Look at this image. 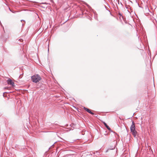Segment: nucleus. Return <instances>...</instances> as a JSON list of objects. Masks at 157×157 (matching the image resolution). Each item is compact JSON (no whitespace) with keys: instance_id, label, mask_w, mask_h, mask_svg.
<instances>
[{"instance_id":"obj_8","label":"nucleus","mask_w":157,"mask_h":157,"mask_svg":"<svg viewBox=\"0 0 157 157\" xmlns=\"http://www.w3.org/2000/svg\"><path fill=\"white\" fill-rule=\"evenodd\" d=\"M21 21H24V20H21Z\"/></svg>"},{"instance_id":"obj_9","label":"nucleus","mask_w":157,"mask_h":157,"mask_svg":"<svg viewBox=\"0 0 157 157\" xmlns=\"http://www.w3.org/2000/svg\"><path fill=\"white\" fill-rule=\"evenodd\" d=\"M51 1H52V0H51Z\"/></svg>"},{"instance_id":"obj_2","label":"nucleus","mask_w":157,"mask_h":157,"mask_svg":"<svg viewBox=\"0 0 157 157\" xmlns=\"http://www.w3.org/2000/svg\"><path fill=\"white\" fill-rule=\"evenodd\" d=\"M130 129L132 135L134 137H135L136 136L137 132L135 129V123L133 121H132V124L130 127Z\"/></svg>"},{"instance_id":"obj_5","label":"nucleus","mask_w":157,"mask_h":157,"mask_svg":"<svg viewBox=\"0 0 157 157\" xmlns=\"http://www.w3.org/2000/svg\"><path fill=\"white\" fill-rule=\"evenodd\" d=\"M103 123H104V125L106 127V128L108 129L109 131L111 130L110 128L107 124L105 123L104 122Z\"/></svg>"},{"instance_id":"obj_7","label":"nucleus","mask_w":157,"mask_h":157,"mask_svg":"<svg viewBox=\"0 0 157 157\" xmlns=\"http://www.w3.org/2000/svg\"><path fill=\"white\" fill-rule=\"evenodd\" d=\"M19 40L21 42H22V41H23V40L22 39H21Z\"/></svg>"},{"instance_id":"obj_4","label":"nucleus","mask_w":157,"mask_h":157,"mask_svg":"<svg viewBox=\"0 0 157 157\" xmlns=\"http://www.w3.org/2000/svg\"><path fill=\"white\" fill-rule=\"evenodd\" d=\"M84 109L86 111H87L89 113L91 114H94V113H93L91 112V110L90 109H88L87 108H85V107H84Z\"/></svg>"},{"instance_id":"obj_1","label":"nucleus","mask_w":157,"mask_h":157,"mask_svg":"<svg viewBox=\"0 0 157 157\" xmlns=\"http://www.w3.org/2000/svg\"><path fill=\"white\" fill-rule=\"evenodd\" d=\"M31 79L33 82L37 83L41 80V78L39 75L37 74L31 76Z\"/></svg>"},{"instance_id":"obj_3","label":"nucleus","mask_w":157,"mask_h":157,"mask_svg":"<svg viewBox=\"0 0 157 157\" xmlns=\"http://www.w3.org/2000/svg\"><path fill=\"white\" fill-rule=\"evenodd\" d=\"M7 82L8 84L12 86H13L14 85V82L10 79H9L7 81Z\"/></svg>"},{"instance_id":"obj_6","label":"nucleus","mask_w":157,"mask_h":157,"mask_svg":"<svg viewBox=\"0 0 157 157\" xmlns=\"http://www.w3.org/2000/svg\"><path fill=\"white\" fill-rule=\"evenodd\" d=\"M119 14L121 17H123L122 15L120 13H119Z\"/></svg>"}]
</instances>
